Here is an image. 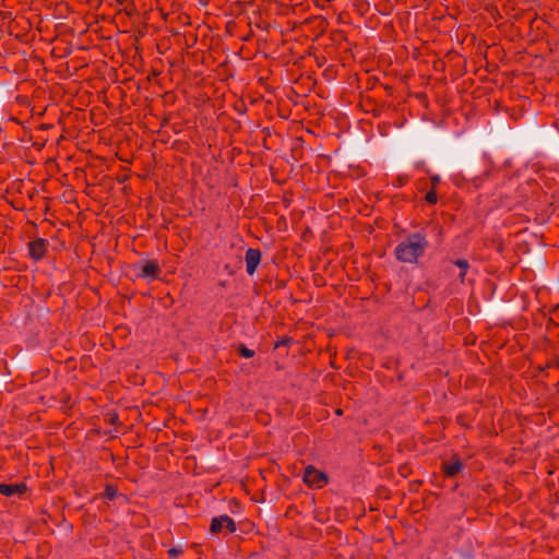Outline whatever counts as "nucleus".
Returning a JSON list of instances; mask_svg holds the SVG:
<instances>
[{
	"mask_svg": "<svg viewBox=\"0 0 559 559\" xmlns=\"http://www.w3.org/2000/svg\"><path fill=\"white\" fill-rule=\"evenodd\" d=\"M428 248V241L425 236L415 233L406 237L395 248V257L403 263H416L424 255Z\"/></svg>",
	"mask_w": 559,
	"mask_h": 559,
	"instance_id": "f257e3e1",
	"label": "nucleus"
},
{
	"mask_svg": "<svg viewBox=\"0 0 559 559\" xmlns=\"http://www.w3.org/2000/svg\"><path fill=\"white\" fill-rule=\"evenodd\" d=\"M302 479L309 487L314 488H322L328 481L326 475L314 468L312 465L305 468Z\"/></svg>",
	"mask_w": 559,
	"mask_h": 559,
	"instance_id": "f03ea898",
	"label": "nucleus"
},
{
	"mask_svg": "<svg viewBox=\"0 0 559 559\" xmlns=\"http://www.w3.org/2000/svg\"><path fill=\"white\" fill-rule=\"evenodd\" d=\"M223 527H226L229 533H234L236 531V523L228 515H221L212 520L210 531L213 534H217L222 532Z\"/></svg>",
	"mask_w": 559,
	"mask_h": 559,
	"instance_id": "7ed1b4c3",
	"label": "nucleus"
},
{
	"mask_svg": "<svg viewBox=\"0 0 559 559\" xmlns=\"http://www.w3.org/2000/svg\"><path fill=\"white\" fill-rule=\"evenodd\" d=\"M160 273L159 264L156 260H147L140 266L138 276L155 280Z\"/></svg>",
	"mask_w": 559,
	"mask_h": 559,
	"instance_id": "20e7f679",
	"label": "nucleus"
},
{
	"mask_svg": "<svg viewBox=\"0 0 559 559\" xmlns=\"http://www.w3.org/2000/svg\"><path fill=\"white\" fill-rule=\"evenodd\" d=\"M48 242L43 238H37L28 243V253L32 259L40 260L47 252Z\"/></svg>",
	"mask_w": 559,
	"mask_h": 559,
	"instance_id": "39448f33",
	"label": "nucleus"
},
{
	"mask_svg": "<svg viewBox=\"0 0 559 559\" xmlns=\"http://www.w3.org/2000/svg\"><path fill=\"white\" fill-rule=\"evenodd\" d=\"M246 271L249 275H252L260 261H261V251L259 249L249 248L246 251Z\"/></svg>",
	"mask_w": 559,
	"mask_h": 559,
	"instance_id": "423d86ee",
	"label": "nucleus"
},
{
	"mask_svg": "<svg viewBox=\"0 0 559 559\" xmlns=\"http://www.w3.org/2000/svg\"><path fill=\"white\" fill-rule=\"evenodd\" d=\"M26 491L24 484H0V493L7 497L20 496Z\"/></svg>",
	"mask_w": 559,
	"mask_h": 559,
	"instance_id": "0eeeda50",
	"label": "nucleus"
},
{
	"mask_svg": "<svg viewBox=\"0 0 559 559\" xmlns=\"http://www.w3.org/2000/svg\"><path fill=\"white\" fill-rule=\"evenodd\" d=\"M462 467L463 465L459 459H454L451 462L442 463V471L444 475L448 477L456 476L461 472Z\"/></svg>",
	"mask_w": 559,
	"mask_h": 559,
	"instance_id": "6e6552de",
	"label": "nucleus"
},
{
	"mask_svg": "<svg viewBox=\"0 0 559 559\" xmlns=\"http://www.w3.org/2000/svg\"><path fill=\"white\" fill-rule=\"evenodd\" d=\"M238 353L243 358H251L254 355V352L252 349H249L245 345H239Z\"/></svg>",
	"mask_w": 559,
	"mask_h": 559,
	"instance_id": "1a4fd4ad",
	"label": "nucleus"
},
{
	"mask_svg": "<svg viewBox=\"0 0 559 559\" xmlns=\"http://www.w3.org/2000/svg\"><path fill=\"white\" fill-rule=\"evenodd\" d=\"M104 495L107 499L112 500L117 495V488L112 485H107Z\"/></svg>",
	"mask_w": 559,
	"mask_h": 559,
	"instance_id": "9d476101",
	"label": "nucleus"
},
{
	"mask_svg": "<svg viewBox=\"0 0 559 559\" xmlns=\"http://www.w3.org/2000/svg\"><path fill=\"white\" fill-rule=\"evenodd\" d=\"M455 265H457L462 272L460 273V277L463 280L464 278V275H465V272L466 270L468 269V262L466 260H456L455 262Z\"/></svg>",
	"mask_w": 559,
	"mask_h": 559,
	"instance_id": "9b49d317",
	"label": "nucleus"
},
{
	"mask_svg": "<svg viewBox=\"0 0 559 559\" xmlns=\"http://www.w3.org/2000/svg\"><path fill=\"white\" fill-rule=\"evenodd\" d=\"M425 199L429 204H436L438 201V198H437V193H436L435 189H431L429 192H427Z\"/></svg>",
	"mask_w": 559,
	"mask_h": 559,
	"instance_id": "f8f14e48",
	"label": "nucleus"
},
{
	"mask_svg": "<svg viewBox=\"0 0 559 559\" xmlns=\"http://www.w3.org/2000/svg\"><path fill=\"white\" fill-rule=\"evenodd\" d=\"M168 554H169V556H171V557H178V556H180V555L182 554V550H181V549H179V548H170V549L168 550Z\"/></svg>",
	"mask_w": 559,
	"mask_h": 559,
	"instance_id": "ddd939ff",
	"label": "nucleus"
},
{
	"mask_svg": "<svg viewBox=\"0 0 559 559\" xmlns=\"http://www.w3.org/2000/svg\"><path fill=\"white\" fill-rule=\"evenodd\" d=\"M430 180H431L432 189H435L440 182V177L438 175H435V176H431Z\"/></svg>",
	"mask_w": 559,
	"mask_h": 559,
	"instance_id": "4468645a",
	"label": "nucleus"
},
{
	"mask_svg": "<svg viewBox=\"0 0 559 559\" xmlns=\"http://www.w3.org/2000/svg\"><path fill=\"white\" fill-rule=\"evenodd\" d=\"M556 311H558V312H559V306L556 308Z\"/></svg>",
	"mask_w": 559,
	"mask_h": 559,
	"instance_id": "2eb2a0df",
	"label": "nucleus"
}]
</instances>
